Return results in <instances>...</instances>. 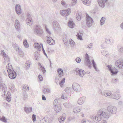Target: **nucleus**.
<instances>
[{"label":"nucleus","mask_w":123,"mask_h":123,"mask_svg":"<svg viewBox=\"0 0 123 123\" xmlns=\"http://www.w3.org/2000/svg\"><path fill=\"white\" fill-rule=\"evenodd\" d=\"M107 109L108 112L103 111L101 109L100 110L95 116L92 118V119L95 122H99L103 117L108 118L109 117L110 114H115L117 110L116 107L112 105L108 106Z\"/></svg>","instance_id":"1"},{"label":"nucleus","mask_w":123,"mask_h":123,"mask_svg":"<svg viewBox=\"0 0 123 123\" xmlns=\"http://www.w3.org/2000/svg\"><path fill=\"white\" fill-rule=\"evenodd\" d=\"M6 68L9 77L11 79H14L16 77V74L13 70L11 64L8 63L6 65Z\"/></svg>","instance_id":"2"},{"label":"nucleus","mask_w":123,"mask_h":123,"mask_svg":"<svg viewBox=\"0 0 123 123\" xmlns=\"http://www.w3.org/2000/svg\"><path fill=\"white\" fill-rule=\"evenodd\" d=\"M107 67L110 72L111 75H115L118 73V70L115 68L112 67L111 65H108Z\"/></svg>","instance_id":"3"},{"label":"nucleus","mask_w":123,"mask_h":123,"mask_svg":"<svg viewBox=\"0 0 123 123\" xmlns=\"http://www.w3.org/2000/svg\"><path fill=\"white\" fill-rule=\"evenodd\" d=\"M86 24L88 27H91L92 25V24L93 22L92 18L90 17L86 13Z\"/></svg>","instance_id":"4"},{"label":"nucleus","mask_w":123,"mask_h":123,"mask_svg":"<svg viewBox=\"0 0 123 123\" xmlns=\"http://www.w3.org/2000/svg\"><path fill=\"white\" fill-rule=\"evenodd\" d=\"M34 32L39 36H41L43 34V31L39 26L37 25L34 30Z\"/></svg>","instance_id":"5"},{"label":"nucleus","mask_w":123,"mask_h":123,"mask_svg":"<svg viewBox=\"0 0 123 123\" xmlns=\"http://www.w3.org/2000/svg\"><path fill=\"white\" fill-rule=\"evenodd\" d=\"M85 62L86 65L88 66L89 68H90L92 67L91 64L89 59V57L87 53L85 55Z\"/></svg>","instance_id":"6"},{"label":"nucleus","mask_w":123,"mask_h":123,"mask_svg":"<svg viewBox=\"0 0 123 123\" xmlns=\"http://www.w3.org/2000/svg\"><path fill=\"white\" fill-rule=\"evenodd\" d=\"M116 65L120 69H123V60L119 59L115 62Z\"/></svg>","instance_id":"7"},{"label":"nucleus","mask_w":123,"mask_h":123,"mask_svg":"<svg viewBox=\"0 0 123 123\" xmlns=\"http://www.w3.org/2000/svg\"><path fill=\"white\" fill-rule=\"evenodd\" d=\"M72 87L74 90L77 92H80L81 90L80 86L77 83H74L72 85Z\"/></svg>","instance_id":"8"},{"label":"nucleus","mask_w":123,"mask_h":123,"mask_svg":"<svg viewBox=\"0 0 123 123\" xmlns=\"http://www.w3.org/2000/svg\"><path fill=\"white\" fill-rule=\"evenodd\" d=\"M53 28L55 31H58L59 30L60 25L57 21H54L53 22Z\"/></svg>","instance_id":"9"},{"label":"nucleus","mask_w":123,"mask_h":123,"mask_svg":"<svg viewBox=\"0 0 123 123\" xmlns=\"http://www.w3.org/2000/svg\"><path fill=\"white\" fill-rule=\"evenodd\" d=\"M1 54L4 58L5 63L8 62L10 61V59L8 56L5 52L3 50H2L1 51Z\"/></svg>","instance_id":"10"},{"label":"nucleus","mask_w":123,"mask_h":123,"mask_svg":"<svg viewBox=\"0 0 123 123\" xmlns=\"http://www.w3.org/2000/svg\"><path fill=\"white\" fill-rule=\"evenodd\" d=\"M71 12V9L69 8L66 10H63L61 11V14L64 16H66L69 15Z\"/></svg>","instance_id":"11"},{"label":"nucleus","mask_w":123,"mask_h":123,"mask_svg":"<svg viewBox=\"0 0 123 123\" xmlns=\"http://www.w3.org/2000/svg\"><path fill=\"white\" fill-rule=\"evenodd\" d=\"M15 9L16 12L19 15L21 13V8L19 5L16 4L15 7Z\"/></svg>","instance_id":"12"},{"label":"nucleus","mask_w":123,"mask_h":123,"mask_svg":"<svg viewBox=\"0 0 123 123\" xmlns=\"http://www.w3.org/2000/svg\"><path fill=\"white\" fill-rule=\"evenodd\" d=\"M46 40L47 43L50 45H52L55 44V41L51 37L49 36H47L46 37Z\"/></svg>","instance_id":"13"},{"label":"nucleus","mask_w":123,"mask_h":123,"mask_svg":"<svg viewBox=\"0 0 123 123\" xmlns=\"http://www.w3.org/2000/svg\"><path fill=\"white\" fill-rule=\"evenodd\" d=\"M108 0H98V4L100 6L103 8L105 6V3H106Z\"/></svg>","instance_id":"14"},{"label":"nucleus","mask_w":123,"mask_h":123,"mask_svg":"<svg viewBox=\"0 0 123 123\" xmlns=\"http://www.w3.org/2000/svg\"><path fill=\"white\" fill-rule=\"evenodd\" d=\"M101 94L103 96H104L106 97H110L112 95L111 92L110 91H106L101 92Z\"/></svg>","instance_id":"15"},{"label":"nucleus","mask_w":123,"mask_h":123,"mask_svg":"<svg viewBox=\"0 0 123 123\" xmlns=\"http://www.w3.org/2000/svg\"><path fill=\"white\" fill-rule=\"evenodd\" d=\"M54 108L55 111H56V113L60 112L62 110L61 106L60 104L54 106Z\"/></svg>","instance_id":"16"},{"label":"nucleus","mask_w":123,"mask_h":123,"mask_svg":"<svg viewBox=\"0 0 123 123\" xmlns=\"http://www.w3.org/2000/svg\"><path fill=\"white\" fill-rule=\"evenodd\" d=\"M120 96L118 94L114 93L112 94L110 98L113 99L118 100L120 98Z\"/></svg>","instance_id":"17"},{"label":"nucleus","mask_w":123,"mask_h":123,"mask_svg":"<svg viewBox=\"0 0 123 123\" xmlns=\"http://www.w3.org/2000/svg\"><path fill=\"white\" fill-rule=\"evenodd\" d=\"M85 98L83 97L80 98L78 101V104L80 105L82 104L85 101Z\"/></svg>","instance_id":"18"},{"label":"nucleus","mask_w":123,"mask_h":123,"mask_svg":"<svg viewBox=\"0 0 123 123\" xmlns=\"http://www.w3.org/2000/svg\"><path fill=\"white\" fill-rule=\"evenodd\" d=\"M14 25L16 29L18 31L19 30L20 25L19 22L18 20L16 19L15 20Z\"/></svg>","instance_id":"19"},{"label":"nucleus","mask_w":123,"mask_h":123,"mask_svg":"<svg viewBox=\"0 0 123 123\" xmlns=\"http://www.w3.org/2000/svg\"><path fill=\"white\" fill-rule=\"evenodd\" d=\"M58 74V76L60 78L64 75L63 70L62 68H59L57 70Z\"/></svg>","instance_id":"20"},{"label":"nucleus","mask_w":123,"mask_h":123,"mask_svg":"<svg viewBox=\"0 0 123 123\" xmlns=\"http://www.w3.org/2000/svg\"><path fill=\"white\" fill-rule=\"evenodd\" d=\"M24 110L27 113H29L32 111V108L31 107H24Z\"/></svg>","instance_id":"21"},{"label":"nucleus","mask_w":123,"mask_h":123,"mask_svg":"<svg viewBox=\"0 0 123 123\" xmlns=\"http://www.w3.org/2000/svg\"><path fill=\"white\" fill-rule=\"evenodd\" d=\"M83 3L87 6H89L91 3V0H81Z\"/></svg>","instance_id":"22"},{"label":"nucleus","mask_w":123,"mask_h":123,"mask_svg":"<svg viewBox=\"0 0 123 123\" xmlns=\"http://www.w3.org/2000/svg\"><path fill=\"white\" fill-rule=\"evenodd\" d=\"M6 100L8 102H10L11 100V97L10 92H7V93H6Z\"/></svg>","instance_id":"23"},{"label":"nucleus","mask_w":123,"mask_h":123,"mask_svg":"<svg viewBox=\"0 0 123 123\" xmlns=\"http://www.w3.org/2000/svg\"><path fill=\"white\" fill-rule=\"evenodd\" d=\"M31 62L30 61H27L25 64V68L26 69H28L30 68Z\"/></svg>","instance_id":"24"},{"label":"nucleus","mask_w":123,"mask_h":123,"mask_svg":"<svg viewBox=\"0 0 123 123\" xmlns=\"http://www.w3.org/2000/svg\"><path fill=\"white\" fill-rule=\"evenodd\" d=\"M81 13L79 12H77L76 15V18L78 20L80 21L81 19Z\"/></svg>","instance_id":"25"},{"label":"nucleus","mask_w":123,"mask_h":123,"mask_svg":"<svg viewBox=\"0 0 123 123\" xmlns=\"http://www.w3.org/2000/svg\"><path fill=\"white\" fill-rule=\"evenodd\" d=\"M68 25L69 27L72 28H74V22L71 21H69L68 23Z\"/></svg>","instance_id":"26"},{"label":"nucleus","mask_w":123,"mask_h":123,"mask_svg":"<svg viewBox=\"0 0 123 123\" xmlns=\"http://www.w3.org/2000/svg\"><path fill=\"white\" fill-rule=\"evenodd\" d=\"M118 50L119 52L123 54V47L121 45H119L117 46Z\"/></svg>","instance_id":"27"},{"label":"nucleus","mask_w":123,"mask_h":123,"mask_svg":"<svg viewBox=\"0 0 123 123\" xmlns=\"http://www.w3.org/2000/svg\"><path fill=\"white\" fill-rule=\"evenodd\" d=\"M105 18L104 17L101 18L100 21V25H102L105 24Z\"/></svg>","instance_id":"28"},{"label":"nucleus","mask_w":123,"mask_h":123,"mask_svg":"<svg viewBox=\"0 0 123 123\" xmlns=\"http://www.w3.org/2000/svg\"><path fill=\"white\" fill-rule=\"evenodd\" d=\"M69 43L71 47H74L75 45V43L74 41L71 39H70L69 40Z\"/></svg>","instance_id":"29"},{"label":"nucleus","mask_w":123,"mask_h":123,"mask_svg":"<svg viewBox=\"0 0 123 123\" xmlns=\"http://www.w3.org/2000/svg\"><path fill=\"white\" fill-rule=\"evenodd\" d=\"M79 74L80 76L81 77H83L85 74V72L82 69L80 70V71H79L78 73Z\"/></svg>","instance_id":"30"},{"label":"nucleus","mask_w":123,"mask_h":123,"mask_svg":"<svg viewBox=\"0 0 123 123\" xmlns=\"http://www.w3.org/2000/svg\"><path fill=\"white\" fill-rule=\"evenodd\" d=\"M49 119H50L47 117H45L43 118V119L42 120L43 122L42 123H47L48 122V121Z\"/></svg>","instance_id":"31"},{"label":"nucleus","mask_w":123,"mask_h":123,"mask_svg":"<svg viewBox=\"0 0 123 123\" xmlns=\"http://www.w3.org/2000/svg\"><path fill=\"white\" fill-rule=\"evenodd\" d=\"M32 23L33 21L32 19H27L26 23L27 25H32Z\"/></svg>","instance_id":"32"},{"label":"nucleus","mask_w":123,"mask_h":123,"mask_svg":"<svg viewBox=\"0 0 123 123\" xmlns=\"http://www.w3.org/2000/svg\"><path fill=\"white\" fill-rule=\"evenodd\" d=\"M23 44L25 48H28L29 47V44L26 40H24Z\"/></svg>","instance_id":"33"},{"label":"nucleus","mask_w":123,"mask_h":123,"mask_svg":"<svg viewBox=\"0 0 123 123\" xmlns=\"http://www.w3.org/2000/svg\"><path fill=\"white\" fill-rule=\"evenodd\" d=\"M92 62L93 68L95 69L96 71H97L98 70L96 66V64L95 63V62H94V60H92Z\"/></svg>","instance_id":"34"},{"label":"nucleus","mask_w":123,"mask_h":123,"mask_svg":"<svg viewBox=\"0 0 123 123\" xmlns=\"http://www.w3.org/2000/svg\"><path fill=\"white\" fill-rule=\"evenodd\" d=\"M82 34L81 33H78L76 36L77 37L78 39L80 40H83V39L82 38Z\"/></svg>","instance_id":"35"},{"label":"nucleus","mask_w":123,"mask_h":123,"mask_svg":"<svg viewBox=\"0 0 123 123\" xmlns=\"http://www.w3.org/2000/svg\"><path fill=\"white\" fill-rule=\"evenodd\" d=\"M64 106L67 108H69L71 106V104L69 102H65L63 104Z\"/></svg>","instance_id":"36"},{"label":"nucleus","mask_w":123,"mask_h":123,"mask_svg":"<svg viewBox=\"0 0 123 123\" xmlns=\"http://www.w3.org/2000/svg\"><path fill=\"white\" fill-rule=\"evenodd\" d=\"M0 120L5 123L7 122V118L5 117L4 116H3L1 118H0Z\"/></svg>","instance_id":"37"},{"label":"nucleus","mask_w":123,"mask_h":123,"mask_svg":"<svg viewBox=\"0 0 123 123\" xmlns=\"http://www.w3.org/2000/svg\"><path fill=\"white\" fill-rule=\"evenodd\" d=\"M101 53L103 55L105 56L106 57H108V52L107 51H104L101 52Z\"/></svg>","instance_id":"38"},{"label":"nucleus","mask_w":123,"mask_h":123,"mask_svg":"<svg viewBox=\"0 0 123 123\" xmlns=\"http://www.w3.org/2000/svg\"><path fill=\"white\" fill-rule=\"evenodd\" d=\"M105 42L106 43L111 44V40L109 38H105Z\"/></svg>","instance_id":"39"},{"label":"nucleus","mask_w":123,"mask_h":123,"mask_svg":"<svg viewBox=\"0 0 123 123\" xmlns=\"http://www.w3.org/2000/svg\"><path fill=\"white\" fill-rule=\"evenodd\" d=\"M65 78H63L61 81L59 82V84L61 86L65 82Z\"/></svg>","instance_id":"40"},{"label":"nucleus","mask_w":123,"mask_h":123,"mask_svg":"<svg viewBox=\"0 0 123 123\" xmlns=\"http://www.w3.org/2000/svg\"><path fill=\"white\" fill-rule=\"evenodd\" d=\"M93 46V44L92 43H91L87 45L86 48L88 49H91Z\"/></svg>","instance_id":"41"},{"label":"nucleus","mask_w":123,"mask_h":123,"mask_svg":"<svg viewBox=\"0 0 123 123\" xmlns=\"http://www.w3.org/2000/svg\"><path fill=\"white\" fill-rule=\"evenodd\" d=\"M75 60L76 62L79 63L80 62L81 59L79 57H77L75 59Z\"/></svg>","instance_id":"42"},{"label":"nucleus","mask_w":123,"mask_h":123,"mask_svg":"<svg viewBox=\"0 0 123 123\" xmlns=\"http://www.w3.org/2000/svg\"><path fill=\"white\" fill-rule=\"evenodd\" d=\"M34 46L35 48H38L40 46V45L39 43H34Z\"/></svg>","instance_id":"43"},{"label":"nucleus","mask_w":123,"mask_h":123,"mask_svg":"<svg viewBox=\"0 0 123 123\" xmlns=\"http://www.w3.org/2000/svg\"><path fill=\"white\" fill-rule=\"evenodd\" d=\"M32 120L33 122H35L36 120V115L35 114H33L32 115Z\"/></svg>","instance_id":"44"},{"label":"nucleus","mask_w":123,"mask_h":123,"mask_svg":"<svg viewBox=\"0 0 123 123\" xmlns=\"http://www.w3.org/2000/svg\"><path fill=\"white\" fill-rule=\"evenodd\" d=\"M38 55V54L37 53V54H35V58L36 60H37L39 59V57Z\"/></svg>","instance_id":"45"},{"label":"nucleus","mask_w":123,"mask_h":123,"mask_svg":"<svg viewBox=\"0 0 123 123\" xmlns=\"http://www.w3.org/2000/svg\"><path fill=\"white\" fill-rule=\"evenodd\" d=\"M13 46L14 47V48H15V49H16V50L17 51L19 50V48L17 44H15L14 45V46Z\"/></svg>","instance_id":"46"},{"label":"nucleus","mask_w":123,"mask_h":123,"mask_svg":"<svg viewBox=\"0 0 123 123\" xmlns=\"http://www.w3.org/2000/svg\"><path fill=\"white\" fill-rule=\"evenodd\" d=\"M23 88L24 89H26L27 90H28L29 89V87L26 85H24L23 86Z\"/></svg>","instance_id":"47"},{"label":"nucleus","mask_w":123,"mask_h":123,"mask_svg":"<svg viewBox=\"0 0 123 123\" xmlns=\"http://www.w3.org/2000/svg\"><path fill=\"white\" fill-rule=\"evenodd\" d=\"M41 68V70L42 71L43 74H44L46 72V71L43 66L42 68Z\"/></svg>","instance_id":"48"},{"label":"nucleus","mask_w":123,"mask_h":123,"mask_svg":"<svg viewBox=\"0 0 123 123\" xmlns=\"http://www.w3.org/2000/svg\"><path fill=\"white\" fill-rule=\"evenodd\" d=\"M117 79H112L111 80V82L112 83H116L117 81Z\"/></svg>","instance_id":"49"},{"label":"nucleus","mask_w":123,"mask_h":123,"mask_svg":"<svg viewBox=\"0 0 123 123\" xmlns=\"http://www.w3.org/2000/svg\"><path fill=\"white\" fill-rule=\"evenodd\" d=\"M71 89V88L68 87L66 88L65 90V92H68L69 91L70 89Z\"/></svg>","instance_id":"50"},{"label":"nucleus","mask_w":123,"mask_h":123,"mask_svg":"<svg viewBox=\"0 0 123 123\" xmlns=\"http://www.w3.org/2000/svg\"><path fill=\"white\" fill-rule=\"evenodd\" d=\"M19 53L20 57H23L24 54V53L22 51L19 52Z\"/></svg>","instance_id":"51"},{"label":"nucleus","mask_w":123,"mask_h":123,"mask_svg":"<svg viewBox=\"0 0 123 123\" xmlns=\"http://www.w3.org/2000/svg\"><path fill=\"white\" fill-rule=\"evenodd\" d=\"M57 99H55L54 101V106L55 105H57Z\"/></svg>","instance_id":"52"},{"label":"nucleus","mask_w":123,"mask_h":123,"mask_svg":"<svg viewBox=\"0 0 123 123\" xmlns=\"http://www.w3.org/2000/svg\"><path fill=\"white\" fill-rule=\"evenodd\" d=\"M38 78L39 80L40 81H42L43 80V78L42 75H39L38 76Z\"/></svg>","instance_id":"53"},{"label":"nucleus","mask_w":123,"mask_h":123,"mask_svg":"<svg viewBox=\"0 0 123 123\" xmlns=\"http://www.w3.org/2000/svg\"><path fill=\"white\" fill-rule=\"evenodd\" d=\"M27 19H32L31 17V15L29 13H28L27 14Z\"/></svg>","instance_id":"54"},{"label":"nucleus","mask_w":123,"mask_h":123,"mask_svg":"<svg viewBox=\"0 0 123 123\" xmlns=\"http://www.w3.org/2000/svg\"><path fill=\"white\" fill-rule=\"evenodd\" d=\"M46 31L47 32V33L49 34V35H50L51 34V32L49 31V29L47 28H46Z\"/></svg>","instance_id":"55"},{"label":"nucleus","mask_w":123,"mask_h":123,"mask_svg":"<svg viewBox=\"0 0 123 123\" xmlns=\"http://www.w3.org/2000/svg\"><path fill=\"white\" fill-rule=\"evenodd\" d=\"M77 2L76 0H72V5H74Z\"/></svg>","instance_id":"56"},{"label":"nucleus","mask_w":123,"mask_h":123,"mask_svg":"<svg viewBox=\"0 0 123 123\" xmlns=\"http://www.w3.org/2000/svg\"><path fill=\"white\" fill-rule=\"evenodd\" d=\"M41 46H42V50L43 51V53L44 54V55H46V53L44 49L43 48V45L42 44H41Z\"/></svg>","instance_id":"57"},{"label":"nucleus","mask_w":123,"mask_h":123,"mask_svg":"<svg viewBox=\"0 0 123 123\" xmlns=\"http://www.w3.org/2000/svg\"><path fill=\"white\" fill-rule=\"evenodd\" d=\"M47 93H50V90L49 88H45Z\"/></svg>","instance_id":"58"},{"label":"nucleus","mask_w":123,"mask_h":123,"mask_svg":"<svg viewBox=\"0 0 123 123\" xmlns=\"http://www.w3.org/2000/svg\"><path fill=\"white\" fill-rule=\"evenodd\" d=\"M76 110H77V112H79L80 111V108L79 107H76Z\"/></svg>","instance_id":"59"},{"label":"nucleus","mask_w":123,"mask_h":123,"mask_svg":"<svg viewBox=\"0 0 123 123\" xmlns=\"http://www.w3.org/2000/svg\"><path fill=\"white\" fill-rule=\"evenodd\" d=\"M42 99L43 100H45L46 99L45 97L43 95L42 96Z\"/></svg>","instance_id":"60"},{"label":"nucleus","mask_w":123,"mask_h":123,"mask_svg":"<svg viewBox=\"0 0 123 123\" xmlns=\"http://www.w3.org/2000/svg\"><path fill=\"white\" fill-rule=\"evenodd\" d=\"M43 92L44 94H46L47 93L45 88H44L43 89Z\"/></svg>","instance_id":"61"},{"label":"nucleus","mask_w":123,"mask_h":123,"mask_svg":"<svg viewBox=\"0 0 123 123\" xmlns=\"http://www.w3.org/2000/svg\"><path fill=\"white\" fill-rule=\"evenodd\" d=\"M60 119L62 120V121H64L65 119L66 118H65V117H62V116L61 117Z\"/></svg>","instance_id":"62"},{"label":"nucleus","mask_w":123,"mask_h":123,"mask_svg":"<svg viewBox=\"0 0 123 123\" xmlns=\"http://www.w3.org/2000/svg\"><path fill=\"white\" fill-rule=\"evenodd\" d=\"M120 27L121 29L123 30V22L120 24Z\"/></svg>","instance_id":"63"},{"label":"nucleus","mask_w":123,"mask_h":123,"mask_svg":"<svg viewBox=\"0 0 123 123\" xmlns=\"http://www.w3.org/2000/svg\"><path fill=\"white\" fill-rule=\"evenodd\" d=\"M86 121L85 119H83L81 121L82 123H86Z\"/></svg>","instance_id":"64"}]
</instances>
